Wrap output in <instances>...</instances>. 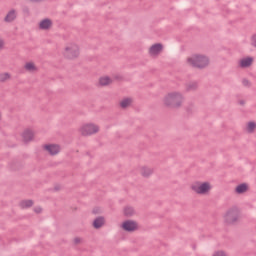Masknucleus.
<instances>
[{"label":"nucleus","instance_id":"1","mask_svg":"<svg viewBox=\"0 0 256 256\" xmlns=\"http://www.w3.org/2000/svg\"><path fill=\"white\" fill-rule=\"evenodd\" d=\"M185 97L179 91H172L165 94L162 98V105L166 109H179L183 107Z\"/></svg>","mask_w":256,"mask_h":256},{"label":"nucleus","instance_id":"13","mask_svg":"<svg viewBox=\"0 0 256 256\" xmlns=\"http://www.w3.org/2000/svg\"><path fill=\"white\" fill-rule=\"evenodd\" d=\"M24 70L28 73H37L39 67H37V64L34 61H27L24 64Z\"/></svg>","mask_w":256,"mask_h":256},{"label":"nucleus","instance_id":"22","mask_svg":"<svg viewBox=\"0 0 256 256\" xmlns=\"http://www.w3.org/2000/svg\"><path fill=\"white\" fill-rule=\"evenodd\" d=\"M135 209L133 208V207H129V206H127V207H125L124 209H123V215H124V217H133V216H135Z\"/></svg>","mask_w":256,"mask_h":256},{"label":"nucleus","instance_id":"18","mask_svg":"<svg viewBox=\"0 0 256 256\" xmlns=\"http://www.w3.org/2000/svg\"><path fill=\"white\" fill-rule=\"evenodd\" d=\"M33 205H35V202L31 199H24L18 203L20 209H31Z\"/></svg>","mask_w":256,"mask_h":256},{"label":"nucleus","instance_id":"6","mask_svg":"<svg viewBox=\"0 0 256 256\" xmlns=\"http://www.w3.org/2000/svg\"><path fill=\"white\" fill-rule=\"evenodd\" d=\"M239 219H241V212L237 207H232L223 214V221L226 225H235L239 223Z\"/></svg>","mask_w":256,"mask_h":256},{"label":"nucleus","instance_id":"17","mask_svg":"<svg viewBox=\"0 0 256 256\" xmlns=\"http://www.w3.org/2000/svg\"><path fill=\"white\" fill-rule=\"evenodd\" d=\"M105 223H106L105 217L99 216L93 220L92 227L94 229H101V227H105Z\"/></svg>","mask_w":256,"mask_h":256},{"label":"nucleus","instance_id":"5","mask_svg":"<svg viewBox=\"0 0 256 256\" xmlns=\"http://www.w3.org/2000/svg\"><path fill=\"white\" fill-rule=\"evenodd\" d=\"M100 131L101 127L93 122L84 123L78 129V133L82 137H91L92 135H97Z\"/></svg>","mask_w":256,"mask_h":256},{"label":"nucleus","instance_id":"23","mask_svg":"<svg viewBox=\"0 0 256 256\" xmlns=\"http://www.w3.org/2000/svg\"><path fill=\"white\" fill-rule=\"evenodd\" d=\"M11 73L9 72H2L0 73V83H6V81H10Z\"/></svg>","mask_w":256,"mask_h":256},{"label":"nucleus","instance_id":"7","mask_svg":"<svg viewBox=\"0 0 256 256\" xmlns=\"http://www.w3.org/2000/svg\"><path fill=\"white\" fill-rule=\"evenodd\" d=\"M120 229L124 231V233H137L141 229V224L139 221L134 219H126L121 222Z\"/></svg>","mask_w":256,"mask_h":256},{"label":"nucleus","instance_id":"21","mask_svg":"<svg viewBox=\"0 0 256 256\" xmlns=\"http://www.w3.org/2000/svg\"><path fill=\"white\" fill-rule=\"evenodd\" d=\"M256 129V122L255 121H249L245 125V131L246 133H255Z\"/></svg>","mask_w":256,"mask_h":256},{"label":"nucleus","instance_id":"11","mask_svg":"<svg viewBox=\"0 0 256 256\" xmlns=\"http://www.w3.org/2000/svg\"><path fill=\"white\" fill-rule=\"evenodd\" d=\"M38 29L40 31H51L53 29V19L43 18L38 22Z\"/></svg>","mask_w":256,"mask_h":256},{"label":"nucleus","instance_id":"14","mask_svg":"<svg viewBox=\"0 0 256 256\" xmlns=\"http://www.w3.org/2000/svg\"><path fill=\"white\" fill-rule=\"evenodd\" d=\"M248 191H249L248 183L238 184L234 189V192L236 193V195H245V193H247Z\"/></svg>","mask_w":256,"mask_h":256},{"label":"nucleus","instance_id":"32","mask_svg":"<svg viewBox=\"0 0 256 256\" xmlns=\"http://www.w3.org/2000/svg\"><path fill=\"white\" fill-rule=\"evenodd\" d=\"M0 119H1V113H0Z\"/></svg>","mask_w":256,"mask_h":256},{"label":"nucleus","instance_id":"3","mask_svg":"<svg viewBox=\"0 0 256 256\" xmlns=\"http://www.w3.org/2000/svg\"><path fill=\"white\" fill-rule=\"evenodd\" d=\"M213 189V184L209 181L196 180L191 183L190 190L195 195H209Z\"/></svg>","mask_w":256,"mask_h":256},{"label":"nucleus","instance_id":"27","mask_svg":"<svg viewBox=\"0 0 256 256\" xmlns=\"http://www.w3.org/2000/svg\"><path fill=\"white\" fill-rule=\"evenodd\" d=\"M5 49V40L0 37V51H3Z\"/></svg>","mask_w":256,"mask_h":256},{"label":"nucleus","instance_id":"28","mask_svg":"<svg viewBox=\"0 0 256 256\" xmlns=\"http://www.w3.org/2000/svg\"><path fill=\"white\" fill-rule=\"evenodd\" d=\"M34 212L37 214L43 213V208L41 206H36L34 207Z\"/></svg>","mask_w":256,"mask_h":256},{"label":"nucleus","instance_id":"12","mask_svg":"<svg viewBox=\"0 0 256 256\" xmlns=\"http://www.w3.org/2000/svg\"><path fill=\"white\" fill-rule=\"evenodd\" d=\"M255 63V58L253 56H246L239 60L238 65L241 69H249Z\"/></svg>","mask_w":256,"mask_h":256},{"label":"nucleus","instance_id":"29","mask_svg":"<svg viewBox=\"0 0 256 256\" xmlns=\"http://www.w3.org/2000/svg\"><path fill=\"white\" fill-rule=\"evenodd\" d=\"M93 213L99 214V213H101V210H93Z\"/></svg>","mask_w":256,"mask_h":256},{"label":"nucleus","instance_id":"15","mask_svg":"<svg viewBox=\"0 0 256 256\" xmlns=\"http://www.w3.org/2000/svg\"><path fill=\"white\" fill-rule=\"evenodd\" d=\"M112 83H113V79L108 75L101 76L98 79V85L100 87H107V86L111 85Z\"/></svg>","mask_w":256,"mask_h":256},{"label":"nucleus","instance_id":"16","mask_svg":"<svg viewBox=\"0 0 256 256\" xmlns=\"http://www.w3.org/2000/svg\"><path fill=\"white\" fill-rule=\"evenodd\" d=\"M133 105V98L125 97L119 101L120 109H129Z\"/></svg>","mask_w":256,"mask_h":256},{"label":"nucleus","instance_id":"30","mask_svg":"<svg viewBox=\"0 0 256 256\" xmlns=\"http://www.w3.org/2000/svg\"><path fill=\"white\" fill-rule=\"evenodd\" d=\"M243 83H244V85H249V81H247V80H244Z\"/></svg>","mask_w":256,"mask_h":256},{"label":"nucleus","instance_id":"20","mask_svg":"<svg viewBox=\"0 0 256 256\" xmlns=\"http://www.w3.org/2000/svg\"><path fill=\"white\" fill-rule=\"evenodd\" d=\"M17 19V11L15 10H10L4 17V22L5 23H13V21Z\"/></svg>","mask_w":256,"mask_h":256},{"label":"nucleus","instance_id":"8","mask_svg":"<svg viewBox=\"0 0 256 256\" xmlns=\"http://www.w3.org/2000/svg\"><path fill=\"white\" fill-rule=\"evenodd\" d=\"M43 151L48 155L55 156L61 153V145L55 143H47L42 145Z\"/></svg>","mask_w":256,"mask_h":256},{"label":"nucleus","instance_id":"10","mask_svg":"<svg viewBox=\"0 0 256 256\" xmlns=\"http://www.w3.org/2000/svg\"><path fill=\"white\" fill-rule=\"evenodd\" d=\"M21 139H22V143H26V144L35 141V130L31 128H26L21 133Z\"/></svg>","mask_w":256,"mask_h":256},{"label":"nucleus","instance_id":"2","mask_svg":"<svg viewBox=\"0 0 256 256\" xmlns=\"http://www.w3.org/2000/svg\"><path fill=\"white\" fill-rule=\"evenodd\" d=\"M186 65L193 69H207L211 65V59L205 54L194 53L186 58Z\"/></svg>","mask_w":256,"mask_h":256},{"label":"nucleus","instance_id":"26","mask_svg":"<svg viewBox=\"0 0 256 256\" xmlns=\"http://www.w3.org/2000/svg\"><path fill=\"white\" fill-rule=\"evenodd\" d=\"M73 243H74L75 245H79V244L83 243V239H82L81 237H75V238L73 239Z\"/></svg>","mask_w":256,"mask_h":256},{"label":"nucleus","instance_id":"4","mask_svg":"<svg viewBox=\"0 0 256 256\" xmlns=\"http://www.w3.org/2000/svg\"><path fill=\"white\" fill-rule=\"evenodd\" d=\"M62 56L67 61H76L81 57V46L77 43H69L62 50Z\"/></svg>","mask_w":256,"mask_h":256},{"label":"nucleus","instance_id":"24","mask_svg":"<svg viewBox=\"0 0 256 256\" xmlns=\"http://www.w3.org/2000/svg\"><path fill=\"white\" fill-rule=\"evenodd\" d=\"M250 45H251V47L256 49V33L251 35V37H250Z\"/></svg>","mask_w":256,"mask_h":256},{"label":"nucleus","instance_id":"31","mask_svg":"<svg viewBox=\"0 0 256 256\" xmlns=\"http://www.w3.org/2000/svg\"><path fill=\"white\" fill-rule=\"evenodd\" d=\"M242 105H245V102H241Z\"/></svg>","mask_w":256,"mask_h":256},{"label":"nucleus","instance_id":"25","mask_svg":"<svg viewBox=\"0 0 256 256\" xmlns=\"http://www.w3.org/2000/svg\"><path fill=\"white\" fill-rule=\"evenodd\" d=\"M212 256H227V252L223 250H218L212 254Z\"/></svg>","mask_w":256,"mask_h":256},{"label":"nucleus","instance_id":"9","mask_svg":"<svg viewBox=\"0 0 256 256\" xmlns=\"http://www.w3.org/2000/svg\"><path fill=\"white\" fill-rule=\"evenodd\" d=\"M165 49L163 43H154L148 48L149 57H159Z\"/></svg>","mask_w":256,"mask_h":256},{"label":"nucleus","instance_id":"19","mask_svg":"<svg viewBox=\"0 0 256 256\" xmlns=\"http://www.w3.org/2000/svg\"><path fill=\"white\" fill-rule=\"evenodd\" d=\"M140 175L148 179V177H151V175H153V168L149 166L140 167Z\"/></svg>","mask_w":256,"mask_h":256}]
</instances>
